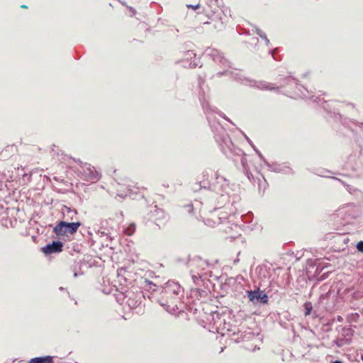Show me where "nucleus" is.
<instances>
[{
	"label": "nucleus",
	"instance_id": "1",
	"mask_svg": "<svg viewBox=\"0 0 363 363\" xmlns=\"http://www.w3.org/2000/svg\"><path fill=\"white\" fill-rule=\"evenodd\" d=\"M182 292L183 290L178 283L174 282L173 281H167L165 284V286H164L162 293L163 294V298L169 299V301H167V303H161V305L167 306V311H174V307L177 306L175 303L177 302V299L179 298L178 296Z\"/></svg>",
	"mask_w": 363,
	"mask_h": 363
},
{
	"label": "nucleus",
	"instance_id": "2",
	"mask_svg": "<svg viewBox=\"0 0 363 363\" xmlns=\"http://www.w3.org/2000/svg\"><path fill=\"white\" fill-rule=\"evenodd\" d=\"M206 52L216 64L223 67L224 70L218 72V74L223 75L228 72L233 74L232 71L228 70V68H230V62L223 56V53L214 48H208Z\"/></svg>",
	"mask_w": 363,
	"mask_h": 363
},
{
	"label": "nucleus",
	"instance_id": "3",
	"mask_svg": "<svg viewBox=\"0 0 363 363\" xmlns=\"http://www.w3.org/2000/svg\"><path fill=\"white\" fill-rule=\"evenodd\" d=\"M80 225V222L60 221L54 227L53 232L57 235H73L77 231Z\"/></svg>",
	"mask_w": 363,
	"mask_h": 363
},
{
	"label": "nucleus",
	"instance_id": "4",
	"mask_svg": "<svg viewBox=\"0 0 363 363\" xmlns=\"http://www.w3.org/2000/svg\"><path fill=\"white\" fill-rule=\"evenodd\" d=\"M235 77L238 80L245 81L246 84H248L250 86L257 87L261 90L272 91V90H279V86H274L273 84L268 83L267 82H264V81L257 82V81L248 79L247 78H245L242 79L240 77V74H235Z\"/></svg>",
	"mask_w": 363,
	"mask_h": 363
},
{
	"label": "nucleus",
	"instance_id": "5",
	"mask_svg": "<svg viewBox=\"0 0 363 363\" xmlns=\"http://www.w3.org/2000/svg\"><path fill=\"white\" fill-rule=\"evenodd\" d=\"M77 162L80 164L82 168L81 173L82 174L83 179L86 181H94L99 179V174L95 170L94 167L89 164L83 163L79 160Z\"/></svg>",
	"mask_w": 363,
	"mask_h": 363
},
{
	"label": "nucleus",
	"instance_id": "6",
	"mask_svg": "<svg viewBox=\"0 0 363 363\" xmlns=\"http://www.w3.org/2000/svg\"><path fill=\"white\" fill-rule=\"evenodd\" d=\"M247 297L249 300L253 303H267L268 302V296L266 294L259 289L255 291H248Z\"/></svg>",
	"mask_w": 363,
	"mask_h": 363
},
{
	"label": "nucleus",
	"instance_id": "7",
	"mask_svg": "<svg viewBox=\"0 0 363 363\" xmlns=\"http://www.w3.org/2000/svg\"><path fill=\"white\" fill-rule=\"evenodd\" d=\"M62 242L60 241H52V243L48 244L42 248V251L45 255H51L62 251Z\"/></svg>",
	"mask_w": 363,
	"mask_h": 363
},
{
	"label": "nucleus",
	"instance_id": "8",
	"mask_svg": "<svg viewBox=\"0 0 363 363\" xmlns=\"http://www.w3.org/2000/svg\"><path fill=\"white\" fill-rule=\"evenodd\" d=\"M125 298L127 299L126 303L130 308H136L140 303L141 292L136 294L131 291L128 292V294L125 296Z\"/></svg>",
	"mask_w": 363,
	"mask_h": 363
},
{
	"label": "nucleus",
	"instance_id": "9",
	"mask_svg": "<svg viewBox=\"0 0 363 363\" xmlns=\"http://www.w3.org/2000/svg\"><path fill=\"white\" fill-rule=\"evenodd\" d=\"M200 101L205 112L206 113L207 119L211 123L214 120L213 113L215 112L216 111L214 110V108L210 106L208 101H207L204 98L200 97Z\"/></svg>",
	"mask_w": 363,
	"mask_h": 363
},
{
	"label": "nucleus",
	"instance_id": "10",
	"mask_svg": "<svg viewBox=\"0 0 363 363\" xmlns=\"http://www.w3.org/2000/svg\"><path fill=\"white\" fill-rule=\"evenodd\" d=\"M189 265L191 269H194V267L198 268L197 272H199L200 270H204L207 266V264L205 260L197 258L191 260L189 262Z\"/></svg>",
	"mask_w": 363,
	"mask_h": 363
},
{
	"label": "nucleus",
	"instance_id": "11",
	"mask_svg": "<svg viewBox=\"0 0 363 363\" xmlns=\"http://www.w3.org/2000/svg\"><path fill=\"white\" fill-rule=\"evenodd\" d=\"M28 363H54L52 357L44 356L32 358Z\"/></svg>",
	"mask_w": 363,
	"mask_h": 363
},
{
	"label": "nucleus",
	"instance_id": "12",
	"mask_svg": "<svg viewBox=\"0 0 363 363\" xmlns=\"http://www.w3.org/2000/svg\"><path fill=\"white\" fill-rule=\"evenodd\" d=\"M226 217L225 216H223V217H220L219 216V215H218L216 213V211H215L214 212H213L211 214V218L208 219L207 221H208V225H211V221H212L213 223V225H216V224H220L223 223L222 221V219H225Z\"/></svg>",
	"mask_w": 363,
	"mask_h": 363
},
{
	"label": "nucleus",
	"instance_id": "13",
	"mask_svg": "<svg viewBox=\"0 0 363 363\" xmlns=\"http://www.w3.org/2000/svg\"><path fill=\"white\" fill-rule=\"evenodd\" d=\"M62 213L65 217L70 218L71 220H73L74 217H76L77 214L76 210L72 209L71 208L67 206H64V208L62 209Z\"/></svg>",
	"mask_w": 363,
	"mask_h": 363
},
{
	"label": "nucleus",
	"instance_id": "14",
	"mask_svg": "<svg viewBox=\"0 0 363 363\" xmlns=\"http://www.w3.org/2000/svg\"><path fill=\"white\" fill-rule=\"evenodd\" d=\"M216 140L218 143L220 141L224 143L226 146H228V143H230L228 135L223 131V135L220 137L216 136Z\"/></svg>",
	"mask_w": 363,
	"mask_h": 363
},
{
	"label": "nucleus",
	"instance_id": "15",
	"mask_svg": "<svg viewBox=\"0 0 363 363\" xmlns=\"http://www.w3.org/2000/svg\"><path fill=\"white\" fill-rule=\"evenodd\" d=\"M206 4L211 11L216 13L217 10V0H207Z\"/></svg>",
	"mask_w": 363,
	"mask_h": 363
},
{
	"label": "nucleus",
	"instance_id": "16",
	"mask_svg": "<svg viewBox=\"0 0 363 363\" xmlns=\"http://www.w3.org/2000/svg\"><path fill=\"white\" fill-rule=\"evenodd\" d=\"M191 277H192L194 282L196 284H199V281H200V279H201V274H200L199 272H197L194 269H191Z\"/></svg>",
	"mask_w": 363,
	"mask_h": 363
},
{
	"label": "nucleus",
	"instance_id": "17",
	"mask_svg": "<svg viewBox=\"0 0 363 363\" xmlns=\"http://www.w3.org/2000/svg\"><path fill=\"white\" fill-rule=\"evenodd\" d=\"M135 230V223H130L128 227L124 228L123 232L127 235H132Z\"/></svg>",
	"mask_w": 363,
	"mask_h": 363
},
{
	"label": "nucleus",
	"instance_id": "18",
	"mask_svg": "<svg viewBox=\"0 0 363 363\" xmlns=\"http://www.w3.org/2000/svg\"><path fill=\"white\" fill-rule=\"evenodd\" d=\"M304 309H305V315H309L311 313V311L313 309V305L311 302H306L303 305Z\"/></svg>",
	"mask_w": 363,
	"mask_h": 363
},
{
	"label": "nucleus",
	"instance_id": "19",
	"mask_svg": "<svg viewBox=\"0 0 363 363\" xmlns=\"http://www.w3.org/2000/svg\"><path fill=\"white\" fill-rule=\"evenodd\" d=\"M274 171L276 172H284V173H289L291 169L288 167H286V169H284L282 167H281L280 165H279L277 167H276L274 169Z\"/></svg>",
	"mask_w": 363,
	"mask_h": 363
},
{
	"label": "nucleus",
	"instance_id": "20",
	"mask_svg": "<svg viewBox=\"0 0 363 363\" xmlns=\"http://www.w3.org/2000/svg\"><path fill=\"white\" fill-rule=\"evenodd\" d=\"M155 216L165 218V215L164 211L162 209H157L155 211Z\"/></svg>",
	"mask_w": 363,
	"mask_h": 363
},
{
	"label": "nucleus",
	"instance_id": "21",
	"mask_svg": "<svg viewBox=\"0 0 363 363\" xmlns=\"http://www.w3.org/2000/svg\"><path fill=\"white\" fill-rule=\"evenodd\" d=\"M357 250L363 253V241H359L356 245Z\"/></svg>",
	"mask_w": 363,
	"mask_h": 363
},
{
	"label": "nucleus",
	"instance_id": "22",
	"mask_svg": "<svg viewBox=\"0 0 363 363\" xmlns=\"http://www.w3.org/2000/svg\"><path fill=\"white\" fill-rule=\"evenodd\" d=\"M186 6L188 8H191V9H192L194 10H196V9H198L200 8V4H197L196 5L188 4V5H186Z\"/></svg>",
	"mask_w": 363,
	"mask_h": 363
},
{
	"label": "nucleus",
	"instance_id": "23",
	"mask_svg": "<svg viewBox=\"0 0 363 363\" xmlns=\"http://www.w3.org/2000/svg\"><path fill=\"white\" fill-rule=\"evenodd\" d=\"M260 38H262L265 41V43L267 45L269 44V40L267 38V35L265 33L262 34V36Z\"/></svg>",
	"mask_w": 363,
	"mask_h": 363
},
{
	"label": "nucleus",
	"instance_id": "24",
	"mask_svg": "<svg viewBox=\"0 0 363 363\" xmlns=\"http://www.w3.org/2000/svg\"><path fill=\"white\" fill-rule=\"evenodd\" d=\"M207 185H208V182H205L204 181L200 182V189L206 188Z\"/></svg>",
	"mask_w": 363,
	"mask_h": 363
},
{
	"label": "nucleus",
	"instance_id": "25",
	"mask_svg": "<svg viewBox=\"0 0 363 363\" xmlns=\"http://www.w3.org/2000/svg\"><path fill=\"white\" fill-rule=\"evenodd\" d=\"M256 33L259 37H262V34H264V33L258 28H256Z\"/></svg>",
	"mask_w": 363,
	"mask_h": 363
},
{
	"label": "nucleus",
	"instance_id": "26",
	"mask_svg": "<svg viewBox=\"0 0 363 363\" xmlns=\"http://www.w3.org/2000/svg\"><path fill=\"white\" fill-rule=\"evenodd\" d=\"M216 179H217L218 182H220V181H225V179L223 177H219L218 173L216 174Z\"/></svg>",
	"mask_w": 363,
	"mask_h": 363
},
{
	"label": "nucleus",
	"instance_id": "27",
	"mask_svg": "<svg viewBox=\"0 0 363 363\" xmlns=\"http://www.w3.org/2000/svg\"><path fill=\"white\" fill-rule=\"evenodd\" d=\"M199 86L201 87V85L204 83V80L201 77H199Z\"/></svg>",
	"mask_w": 363,
	"mask_h": 363
},
{
	"label": "nucleus",
	"instance_id": "28",
	"mask_svg": "<svg viewBox=\"0 0 363 363\" xmlns=\"http://www.w3.org/2000/svg\"><path fill=\"white\" fill-rule=\"evenodd\" d=\"M186 207L188 208V211L191 213L192 211V210H193L192 205H189Z\"/></svg>",
	"mask_w": 363,
	"mask_h": 363
},
{
	"label": "nucleus",
	"instance_id": "29",
	"mask_svg": "<svg viewBox=\"0 0 363 363\" xmlns=\"http://www.w3.org/2000/svg\"><path fill=\"white\" fill-rule=\"evenodd\" d=\"M332 363H342L341 361L336 360L335 362H333Z\"/></svg>",
	"mask_w": 363,
	"mask_h": 363
},
{
	"label": "nucleus",
	"instance_id": "30",
	"mask_svg": "<svg viewBox=\"0 0 363 363\" xmlns=\"http://www.w3.org/2000/svg\"><path fill=\"white\" fill-rule=\"evenodd\" d=\"M245 138L247 139V140L249 143H250V140L249 138H247V135H245Z\"/></svg>",
	"mask_w": 363,
	"mask_h": 363
},
{
	"label": "nucleus",
	"instance_id": "31",
	"mask_svg": "<svg viewBox=\"0 0 363 363\" xmlns=\"http://www.w3.org/2000/svg\"><path fill=\"white\" fill-rule=\"evenodd\" d=\"M257 152L258 153L259 156L261 158H262V155H261L259 152H258V151H257Z\"/></svg>",
	"mask_w": 363,
	"mask_h": 363
},
{
	"label": "nucleus",
	"instance_id": "32",
	"mask_svg": "<svg viewBox=\"0 0 363 363\" xmlns=\"http://www.w3.org/2000/svg\"><path fill=\"white\" fill-rule=\"evenodd\" d=\"M74 277H77V272H74Z\"/></svg>",
	"mask_w": 363,
	"mask_h": 363
},
{
	"label": "nucleus",
	"instance_id": "33",
	"mask_svg": "<svg viewBox=\"0 0 363 363\" xmlns=\"http://www.w3.org/2000/svg\"><path fill=\"white\" fill-rule=\"evenodd\" d=\"M21 7L22 8H27V6L26 5H22Z\"/></svg>",
	"mask_w": 363,
	"mask_h": 363
},
{
	"label": "nucleus",
	"instance_id": "34",
	"mask_svg": "<svg viewBox=\"0 0 363 363\" xmlns=\"http://www.w3.org/2000/svg\"><path fill=\"white\" fill-rule=\"evenodd\" d=\"M286 80H287V81H289V80H291V79L290 77H287V78H286Z\"/></svg>",
	"mask_w": 363,
	"mask_h": 363
},
{
	"label": "nucleus",
	"instance_id": "35",
	"mask_svg": "<svg viewBox=\"0 0 363 363\" xmlns=\"http://www.w3.org/2000/svg\"><path fill=\"white\" fill-rule=\"evenodd\" d=\"M362 361H363V354H362Z\"/></svg>",
	"mask_w": 363,
	"mask_h": 363
}]
</instances>
